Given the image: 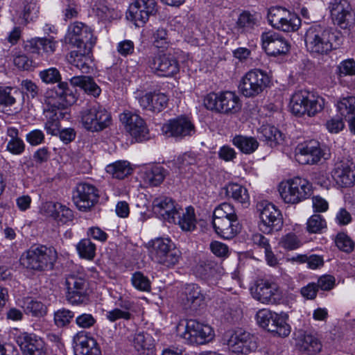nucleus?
I'll use <instances>...</instances> for the list:
<instances>
[{
	"label": "nucleus",
	"mask_w": 355,
	"mask_h": 355,
	"mask_svg": "<svg viewBox=\"0 0 355 355\" xmlns=\"http://www.w3.org/2000/svg\"><path fill=\"white\" fill-rule=\"evenodd\" d=\"M268 19L273 28L284 32H295L301 25V19L295 13L280 6L269 9Z\"/></svg>",
	"instance_id": "9d476101"
},
{
	"label": "nucleus",
	"mask_w": 355,
	"mask_h": 355,
	"mask_svg": "<svg viewBox=\"0 0 355 355\" xmlns=\"http://www.w3.org/2000/svg\"><path fill=\"white\" fill-rule=\"evenodd\" d=\"M56 217L54 220L60 222L62 224L67 223L69 221L72 220L73 218V214L72 210L67 207L65 205H62L61 208H58Z\"/></svg>",
	"instance_id": "338daca9"
},
{
	"label": "nucleus",
	"mask_w": 355,
	"mask_h": 355,
	"mask_svg": "<svg viewBox=\"0 0 355 355\" xmlns=\"http://www.w3.org/2000/svg\"><path fill=\"white\" fill-rule=\"evenodd\" d=\"M327 227V223L322 216L314 214L307 221V230L309 233H320Z\"/></svg>",
	"instance_id": "864d4df0"
},
{
	"label": "nucleus",
	"mask_w": 355,
	"mask_h": 355,
	"mask_svg": "<svg viewBox=\"0 0 355 355\" xmlns=\"http://www.w3.org/2000/svg\"><path fill=\"white\" fill-rule=\"evenodd\" d=\"M92 50L87 47L72 51L67 56L69 64L80 70L83 73H89L92 60Z\"/></svg>",
	"instance_id": "7c9ffc66"
},
{
	"label": "nucleus",
	"mask_w": 355,
	"mask_h": 355,
	"mask_svg": "<svg viewBox=\"0 0 355 355\" xmlns=\"http://www.w3.org/2000/svg\"><path fill=\"white\" fill-rule=\"evenodd\" d=\"M107 173L112 175L113 178L117 179H123L132 172V168L130 163L125 160L116 161L106 166Z\"/></svg>",
	"instance_id": "58836bf2"
},
{
	"label": "nucleus",
	"mask_w": 355,
	"mask_h": 355,
	"mask_svg": "<svg viewBox=\"0 0 355 355\" xmlns=\"http://www.w3.org/2000/svg\"><path fill=\"white\" fill-rule=\"evenodd\" d=\"M65 42L78 49L87 47L92 49L96 42L92 29L85 24L76 21L69 26L64 37Z\"/></svg>",
	"instance_id": "ddd939ff"
},
{
	"label": "nucleus",
	"mask_w": 355,
	"mask_h": 355,
	"mask_svg": "<svg viewBox=\"0 0 355 355\" xmlns=\"http://www.w3.org/2000/svg\"><path fill=\"white\" fill-rule=\"evenodd\" d=\"M279 243L284 248L291 250L297 248L300 245L299 239L293 233H288L282 236Z\"/></svg>",
	"instance_id": "680f3d73"
},
{
	"label": "nucleus",
	"mask_w": 355,
	"mask_h": 355,
	"mask_svg": "<svg viewBox=\"0 0 355 355\" xmlns=\"http://www.w3.org/2000/svg\"><path fill=\"white\" fill-rule=\"evenodd\" d=\"M328 9L334 23L340 28L346 29L354 24L355 16L348 0H330Z\"/></svg>",
	"instance_id": "aec40b11"
},
{
	"label": "nucleus",
	"mask_w": 355,
	"mask_h": 355,
	"mask_svg": "<svg viewBox=\"0 0 355 355\" xmlns=\"http://www.w3.org/2000/svg\"><path fill=\"white\" fill-rule=\"evenodd\" d=\"M83 126L91 132H100L112 123L111 114L103 106L92 105L80 112Z\"/></svg>",
	"instance_id": "6e6552de"
},
{
	"label": "nucleus",
	"mask_w": 355,
	"mask_h": 355,
	"mask_svg": "<svg viewBox=\"0 0 355 355\" xmlns=\"http://www.w3.org/2000/svg\"><path fill=\"white\" fill-rule=\"evenodd\" d=\"M39 77L46 84L58 83L57 91L53 92L55 98H59L68 105H72L76 101V97L68 87L67 83L61 82V74L55 67L42 70L39 73Z\"/></svg>",
	"instance_id": "f3484780"
},
{
	"label": "nucleus",
	"mask_w": 355,
	"mask_h": 355,
	"mask_svg": "<svg viewBox=\"0 0 355 355\" xmlns=\"http://www.w3.org/2000/svg\"><path fill=\"white\" fill-rule=\"evenodd\" d=\"M259 134L261 138L266 141L270 146H276L282 140L281 132L275 126L263 125L260 128Z\"/></svg>",
	"instance_id": "79ce46f5"
},
{
	"label": "nucleus",
	"mask_w": 355,
	"mask_h": 355,
	"mask_svg": "<svg viewBox=\"0 0 355 355\" xmlns=\"http://www.w3.org/2000/svg\"><path fill=\"white\" fill-rule=\"evenodd\" d=\"M212 225L216 233L225 239L234 238L241 229L239 219L213 218Z\"/></svg>",
	"instance_id": "c85d7f7f"
},
{
	"label": "nucleus",
	"mask_w": 355,
	"mask_h": 355,
	"mask_svg": "<svg viewBox=\"0 0 355 355\" xmlns=\"http://www.w3.org/2000/svg\"><path fill=\"white\" fill-rule=\"evenodd\" d=\"M258 323L267 331L280 337H287L291 333V327L283 315L268 309H262L257 314Z\"/></svg>",
	"instance_id": "2eb2a0df"
},
{
	"label": "nucleus",
	"mask_w": 355,
	"mask_h": 355,
	"mask_svg": "<svg viewBox=\"0 0 355 355\" xmlns=\"http://www.w3.org/2000/svg\"><path fill=\"white\" fill-rule=\"evenodd\" d=\"M205 300L200 286L195 284H187L182 293V301L185 309L197 310Z\"/></svg>",
	"instance_id": "c756f323"
},
{
	"label": "nucleus",
	"mask_w": 355,
	"mask_h": 355,
	"mask_svg": "<svg viewBox=\"0 0 355 355\" xmlns=\"http://www.w3.org/2000/svg\"><path fill=\"white\" fill-rule=\"evenodd\" d=\"M337 110L346 121L355 116V97L343 98L337 103Z\"/></svg>",
	"instance_id": "c03bdc74"
},
{
	"label": "nucleus",
	"mask_w": 355,
	"mask_h": 355,
	"mask_svg": "<svg viewBox=\"0 0 355 355\" xmlns=\"http://www.w3.org/2000/svg\"><path fill=\"white\" fill-rule=\"evenodd\" d=\"M170 223L179 225L183 231H193L196 225L193 208L188 207L184 211L180 207L174 216V222Z\"/></svg>",
	"instance_id": "473e14b6"
},
{
	"label": "nucleus",
	"mask_w": 355,
	"mask_h": 355,
	"mask_svg": "<svg viewBox=\"0 0 355 355\" xmlns=\"http://www.w3.org/2000/svg\"><path fill=\"white\" fill-rule=\"evenodd\" d=\"M306 51L314 56L325 55L340 44V37L319 24L309 27L304 36Z\"/></svg>",
	"instance_id": "f257e3e1"
},
{
	"label": "nucleus",
	"mask_w": 355,
	"mask_h": 355,
	"mask_svg": "<svg viewBox=\"0 0 355 355\" xmlns=\"http://www.w3.org/2000/svg\"><path fill=\"white\" fill-rule=\"evenodd\" d=\"M257 210L261 219L259 228L262 232L270 234L282 229L283 217L275 205L266 200L261 201L257 205Z\"/></svg>",
	"instance_id": "1a4fd4ad"
},
{
	"label": "nucleus",
	"mask_w": 355,
	"mask_h": 355,
	"mask_svg": "<svg viewBox=\"0 0 355 355\" xmlns=\"http://www.w3.org/2000/svg\"><path fill=\"white\" fill-rule=\"evenodd\" d=\"M270 79L266 72L261 69H252L241 79L238 88L241 94L253 98L261 94L270 85Z\"/></svg>",
	"instance_id": "423d86ee"
},
{
	"label": "nucleus",
	"mask_w": 355,
	"mask_h": 355,
	"mask_svg": "<svg viewBox=\"0 0 355 355\" xmlns=\"http://www.w3.org/2000/svg\"><path fill=\"white\" fill-rule=\"evenodd\" d=\"M177 331L178 334L190 344H205L211 340L214 336L210 326L195 320H189L186 321L185 324H179Z\"/></svg>",
	"instance_id": "0eeeda50"
},
{
	"label": "nucleus",
	"mask_w": 355,
	"mask_h": 355,
	"mask_svg": "<svg viewBox=\"0 0 355 355\" xmlns=\"http://www.w3.org/2000/svg\"><path fill=\"white\" fill-rule=\"evenodd\" d=\"M132 318V313L128 311H122L119 308H115L110 310L106 313V318L111 322H114L118 320L123 319L129 320Z\"/></svg>",
	"instance_id": "052dcab7"
},
{
	"label": "nucleus",
	"mask_w": 355,
	"mask_h": 355,
	"mask_svg": "<svg viewBox=\"0 0 355 355\" xmlns=\"http://www.w3.org/2000/svg\"><path fill=\"white\" fill-rule=\"evenodd\" d=\"M62 207V204L51 201L45 202L42 205L40 211L42 214L51 217L53 219L56 217L58 208Z\"/></svg>",
	"instance_id": "0e129e2a"
},
{
	"label": "nucleus",
	"mask_w": 355,
	"mask_h": 355,
	"mask_svg": "<svg viewBox=\"0 0 355 355\" xmlns=\"http://www.w3.org/2000/svg\"><path fill=\"white\" fill-rule=\"evenodd\" d=\"M79 256L85 259L92 261L96 256V245L89 239H83L76 245Z\"/></svg>",
	"instance_id": "a18cd8bd"
},
{
	"label": "nucleus",
	"mask_w": 355,
	"mask_h": 355,
	"mask_svg": "<svg viewBox=\"0 0 355 355\" xmlns=\"http://www.w3.org/2000/svg\"><path fill=\"white\" fill-rule=\"evenodd\" d=\"M70 83L74 86L80 87L86 93L94 97L98 96L101 92V88L90 76H74L70 79Z\"/></svg>",
	"instance_id": "e433bc0d"
},
{
	"label": "nucleus",
	"mask_w": 355,
	"mask_h": 355,
	"mask_svg": "<svg viewBox=\"0 0 355 355\" xmlns=\"http://www.w3.org/2000/svg\"><path fill=\"white\" fill-rule=\"evenodd\" d=\"M204 105L207 110L224 114H233L241 108L239 97L232 92H211L204 98Z\"/></svg>",
	"instance_id": "7ed1b4c3"
},
{
	"label": "nucleus",
	"mask_w": 355,
	"mask_h": 355,
	"mask_svg": "<svg viewBox=\"0 0 355 355\" xmlns=\"http://www.w3.org/2000/svg\"><path fill=\"white\" fill-rule=\"evenodd\" d=\"M17 343L24 355H46L44 342L34 334L21 333L17 337Z\"/></svg>",
	"instance_id": "393cba45"
},
{
	"label": "nucleus",
	"mask_w": 355,
	"mask_h": 355,
	"mask_svg": "<svg viewBox=\"0 0 355 355\" xmlns=\"http://www.w3.org/2000/svg\"><path fill=\"white\" fill-rule=\"evenodd\" d=\"M98 190L92 184H78L73 193V200L77 208L83 211L91 209L98 201Z\"/></svg>",
	"instance_id": "412c9836"
},
{
	"label": "nucleus",
	"mask_w": 355,
	"mask_h": 355,
	"mask_svg": "<svg viewBox=\"0 0 355 355\" xmlns=\"http://www.w3.org/2000/svg\"><path fill=\"white\" fill-rule=\"evenodd\" d=\"M158 8L155 0H135L128 7L126 17L136 26H143L150 16H155Z\"/></svg>",
	"instance_id": "4468645a"
},
{
	"label": "nucleus",
	"mask_w": 355,
	"mask_h": 355,
	"mask_svg": "<svg viewBox=\"0 0 355 355\" xmlns=\"http://www.w3.org/2000/svg\"><path fill=\"white\" fill-rule=\"evenodd\" d=\"M335 243L340 250L347 253L352 252L355 246L354 241L345 233L338 234L336 237Z\"/></svg>",
	"instance_id": "4d7b16f0"
},
{
	"label": "nucleus",
	"mask_w": 355,
	"mask_h": 355,
	"mask_svg": "<svg viewBox=\"0 0 355 355\" xmlns=\"http://www.w3.org/2000/svg\"><path fill=\"white\" fill-rule=\"evenodd\" d=\"M218 265L211 260H202L196 266V272L202 277L213 276L217 271Z\"/></svg>",
	"instance_id": "3c124183"
},
{
	"label": "nucleus",
	"mask_w": 355,
	"mask_h": 355,
	"mask_svg": "<svg viewBox=\"0 0 355 355\" xmlns=\"http://www.w3.org/2000/svg\"><path fill=\"white\" fill-rule=\"evenodd\" d=\"M306 96H309V98L311 100V103L307 102L306 103V107H304L306 109L305 114L309 116H313L323 110L324 99L317 94L309 90Z\"/></svg>",
	"instance_id": "37998d69"
},
{
	"label": "nucleus",
	"mask_w": 355,
	"mask_h": 355,
	"mask_svg": "<svg viewBox=\"0 0 355 355\" xmlns=\"http://www.w3.org/2000/svg\"><path fill=\"white\" fill-rule=\"evenodd\" d=\"M17 94V90L11 87H0V109L13 105Z\"/></svg>",
	"instance_id": "09e8293b"
},
{
	"label": "nucleus",
	"mask_w": 355,
	"mask_h": 355,
	"mask_svg": "<svg viewBox=\"0 0 355 355\" xmlns=\"http://www.w3.org/2000/svg\"><path fill=\"white\" fill-rule=\"evenodd\" d=\"M162 131L166 137L182 139L193 136L196 132V128L188 118L180 116L168 120L162 125Z\"/></svg>",
	"instance_id": "4be33fe9"
},
{
	"label": "nucleus",
	"mask_w": 355,
	"mask_h": 355,
	"mask_svg": "<svg viewBox=\"0 0 355 355\" xmlns=\"http://www.w3.org/2000/svg\"><path fill=\"white\" fill-rule=\"evenodd\" d=\"M73 317V312L69 309H62L54 314L55 323L58 327H64L69 324Z\"/></svg>",
	"instance_id": "13d9d810"
},
{
	"label": "nucleus",
	"mask_w": 355,
	"mask_h": 355,
	"mask_svg": "<svg viewBox=\"0 0 355 355\" xmlns=\"http://www.w3.org/2000/svg\"><path fill=\"white\" fill-rule=\"evenodd\" d=\"M152 206L153 213L169 223L174 222V216L180 207L172 198L166 196L155 198Z\"/></svg>",
	"instance_id": "bb28decb"
},
{
	"label": "nucleus",
	"mask_w": 355,
	"mask_h": 355,
	"mask_svg": "<svg viewBox=\"0 0 355 355\" xmlns=\"http://www.w3.org/2000/svg\"><path fill=\"white\" fill-rule=\"evenodd\" d=\"M295 155L296 160L301 164H314L322 157V152L319 143L311 140L298 146Z\"/></svg>",
	"instance_id": "a878e982"
},
{
	"label": "nucleus",
	"mask_w": 355,
	"mask_h": 355,
	"mask_svg": "<svg viewBox=\"0 0 355 355\" xmlns=\"http://www.w3.org/2000/svg\"><path fill=\"white\" fill-rule=\"evenodd\" d=\"M58 253L52 246L33 245L21 256V265L34 271L51 270L57 260Z\"/></svg>",
	"instance_id": "f03ea898"
},
{
	"label": "nucleus",
	"mask_w": 355,
	"mask_h": 355,
	"mask_svg": "<svg viewBox=\"0 0 355 355\" xmlns=\"http://www.w3.org/2000/svg\"><path fill=\"white\" fill-rule=\"evenodd\" d=\"M181 252L170 239L157 238L152 241L151 259L167 268L176 265L180 259Z\"/></svg>",
	"instance_id": "39448f33"
},
{
	"label": "nucleus",
	"mask_w": 355,
	"mask_h": 355,
	"mask_svg": "<svg viewBox=\"0 0 355 355\" xmlns=\"http://www.w3.org/2000/svg\"><path fill=\"white\" fill-rule=\"evenodd\" d=\"M308 90L300 89L296 91L291 97L290 106L291 110L293 114L296 116H302L305 115L304 107H306V103L308 102L311 103V100L307 96Z\"/></svg>",
	"instance_id": "72a5a7b5"
},
{
	"label": "nucleus",
	"mask_w": 355,
	"mask_h": 355,
	"mask_svg": "<svg viewBox=\"0 0 355 355\" xmlns=\"http://www.w3.org/2000/svg\"><path fill=\"white\" fill-rule=\"evenodd\" d=\"M66 299L73 305L84 303L87 300V282L80 275L70 273L65 277Z\"/></svg>",
	"instance_id": "a211bd4d"
},
{
	"label": "nucleus",
	"mask_w": 355,
	"mask_h": 355,
	"mask_svg": "<svg viewBox=\"0 0 355 355\" xmlns=\"http://www.w3.org/2000/svg\"><path fill=\"white\" fill-rule=\"evenodd\" d=\"M76 350L80 355H101V352L94 338L85 331L78 333L74 337Z\"/></svg>",
	"instance_id": "2f4dec72"
},
{
	"label": "nucleus",
	"mask_w": 355,
	"mask_h": 355,
	"mask_svg": "<svg viewBox=\"0 0 355 355\" xmlns=\"http://www.w3.org/2000/svg\"><path fill=\"white\" fill-rule=\"evenodd\" d=\"M96 323V318L90 313H82L76 318V324L82 329H89Z\"/></svg>",
	"instance_id": "e2e57ef3"
},
{
	"label": "nucleus",
	"mask_w": 355,
	"mask_h": 355,
	"mask_svg": "<svg viewBox=\"0 0 355 355\" xmlns=\"http://www.w3.org/2000/svg\"><path fill=\"white\" fill-rule=\"evenodd\" d=\"M225 189L227 196L243 205L249 204L250 196L247 189L244 187L236 183H229Z\"/></svg>",
	"instance_id": "4c0bfd02"
},
{
	"label": "nucleus",
	"mask_w": 355,
	"mask_h": 355,
	"mask_svg": "<svg viewBox=\"0 0 355 355\" xmlns=\"http://www.w3.org/2000/svg\"><path fill=\"white\" fill-rule=\"evenodd\" d=\"M325 125L328 131L331 133H338L345 127L343 119L339 116L330 119L326 122Z\"/></svg>",
	"instance_id": "774afa93"
},
{
	"label": "nucleus",
	"mask_w": 355,
	"mask_h": 355,
	"mask_svg": "<svg viewBox=\"0 0 355 355\" xmlns=\"http://www.w3.org/2000/svg\"><path fill=\"white\" fill-rule=\"evenodd\" d=\"M146 65L153 73L159 76L171 77L180 71L178 61L171 53H157L148 56Z\"/></svg>",
	"instance_id": "f8f14e48"
},
{
	"label": "nucleus",
	"mask_w": 355,
	"mask_h": 355,
	"mask_svg": "<svg viewBox=\"0 0 355 355\" xmlns=\"http://www.w3.org/2000/svg\"><path fill=\"white\" fill-rule=\"evenodd\" d=\"M23 307L27 314L35 317H41L46 314V307L41 302L27 298L24 302Z\"/></svg>",
	"instance_id": "de8ad7c7"
},
{
	"label": "nucleus",
	"mask_w": 355,
	"mask_h": 355,
	"mask_svg": "<svg viewBox=\"0 0 355 355\" xmlns=\"http://www.w3.org/2000/svg\"><path fill=\"white\" fill-rule=\"evenodd\" d=\"M252 339L251 334L242 329L228 331L223 338L230 350L236 354H248L254 349L256 346Z\"/></svg>",
	"instance_id": "6ab92c4d"
},
{
	"label": "nucleus",
	"mask_w": 355,
	"mask_h": 355,
	"mask_svg": "<svg viewBox=\"0 0 355 355\" xmlns=\"http://www.w3.org/2000/svg\"><path fill=\"white\" fill-rule=\"evenodd\" d=\"M151 42L155 48L163 50L168 49L171 45V41L168 37L167 30L162 27L158 28L153 32Z\"/></svg>",
	"instance_id": "49530a36"
},
{
	"label": "nucleus",
	"mask_w": 355,
	"mask_h": 355,
	"mask_svg": "<svg viewBox=\"0 0 355 355\" xmlns=\"http://www.w3.org/2000/svg\"><path fill=\"white\" fill-rule=\"evenodd\" d=\"M168 96L164 93H152V111L159 112L167 107Z\"/></svg>",
	"instance_id": "bf43d9fd"
},
{
	"label": "nucleus",
	"mask_w": 355,
	"mask_h": 355,
	"mask_svg": "<svg viewBox=\"0 0 355 355\" xmlns=\"http://www.w3.org/2000/svg\"><path fill=\"white\" fill-rule=\"evenodd\" d=\"M44 103L46 108L44 110L46 122L45 130L48 134L57 135L60 126V119L63 117V113L60 110V106L69 105L59 98H55L53 91H47L44 95Z\"/></svg>",
	"instance_id": "9b49d317"
},
{
	"label": "nucleus",
	"mask_w": 355,
	"mask_h": 355,
	"mask_svg": "<svg viewBox=\"0 0 355 355\" xmlns=\"http://www.w3.org/2000/svg\"><path fill=\"white\" fill-rule=\"evenodd\" d=\"M262 46L266 53L271 56L285 55L290 50L288 40L280 34L269 31L261 35Z\"/></svg>",
	"instance_id": "5701e85b"
},
{
	"label": "nucleus",
	"mask_w": 355,
	"mask_h": 355,
	"mask_svg": "<svg viewBox=\"0 0 355 355\" xmlns=\"http://www.w3.org/2000/svg\"><path fill=\"white\" fill-rule=\"evenodd\" d=\"M133 345L137 351L146 355H152L154 350V339L148 334L139 332L135 334L133 338Z\"/></svg>",
	"instance_id": "c9c22d12"
},
{
	"label": "nucleus",
	"mask_w": 355,
	"mask_h": 355,
	"mask_svg": "<svg viewBox=\"0 0 355 355\" xmlns=\"http://www.w3.org/2000/svg\"><path fill=\"white\" fill-rule=\"evenodd\" d=\"M298 345L303 351L310 354L318 353L322 349V345L318 337L305 331L300 333Z\"/></svg>",
	"instance_id": "f704fd0d"
},
{
	"label": "nucleus",
	"mask_w": 355,
	"mask_h": 355,
	"mask_svg": "<svg viewBox=\"0 0 355 355\" xmlns=\"http://www.w3.org/2000/svg\"><path fill=\"white\" fill-rule=\"evenodd\" d=\"M166 175V171L162 166H155L145 171L144 180L149 185L156 187L164 181Z\"/></svg>",
	"instance_id": "ea45409f"
},
{
	"label": "nucleus",
	"mask_w": 355,
	"mask_h": 355,
	"mask_svg": "<svg viewBox=\"0 0 355 355\" xmlns=\"http://www.w3.org/2000/svg\"><path fill=\"white\" fill-rule=\"evenodd\" d=\"M131 282L133 286L141 291H149L150 290V282L141 272H136L132 274Z\"/></svg>",
	"instance_id": "6e6d98bb"
},
{
	"label": "nucleus",
	"mask_w": 355,
	"mask_h": 355,
	"mask_svg": "<svg viewBox=\"0 0 355 355\" xmlns=\"http://www.w3.org/2000/svg\"><path fill=\"white\" fill-rule=\"evenodd\" d=\"M311 185L309 182L300 177H295L279 186V192L285 203L297 204L311 195Z\"/></svg>",
	"instance_id": "20e7f679"
},
{
	"label": "nucleus",
	"mask_w": 355,
	"mask_h": 355,
	"mask_svg": "<svg viewBox=\"0 0 355 355\" xmlns=\"http://www.w3.org/2000/svg\"><path fill=\"white\" fill-rule=\"evenodd\" d=\"M331 176L338 185L350 187L355 182V166L345 161L338 162L331 171Z\"/></svg>",
	"instance_id": "cd10ccee"
},
{
	"label": "nucleus",
	"mask_w": 355,
	"mask_h": 355,
	"mask_svg": "<svg viewBox=\"0 0 355 355\" xmlns=\"http://www.w3.org/2000/svg\"><path fill=\"white\" fill-rule=\"evenodd\" d=\"M252 296L263 304H275L280 302L282 294L277 284L268 279H260L250 288Z\"/></svg>",
	"instance_id": "dca6fc26"
},
{
	"label": "nucleus",
	"mask_w": 355,
	"mask_h": 355,
	"mask_svg": "<svg viewBox=\"0 0 355 355\" xmlns=\"http://www.w3.org/2000/svg\"><path fill=\"white\" fill-rule=\"evenodd\" d=\"M338 73L342 76L355 75V61L353 59H347L340 63L338 66Z\"/></svg>",
	"instance_id": "69168bd1"
},
{
	"label": "nucleus",
	"mask_w": 355,
	"mask_h": 355,
	"mask_svg": "<svg viewBox=\"0 0 355 355\" xmlns=\"http://www.w3.org/2000/svg\"><path fill=\"white\" fill-rule=\"evenodd\" d=\"M121 122L125 129L137 140L148 139V130L144 121L137 114L125 111L119 115Z\"/></svg>",
	"instance_id": "b1692460"
},
{
	"label": "nucleus",
	"mask_w": 355,
	"mask_h": 355,
	"mask_svg": "<svg viewBox=\"0 0 355 355\" xmlns=\"http://www.w3.org/2000/svg\"><path fill=\"white\" fill-rule=\"evenodd\" d=\"M256 24V19L249 12L244 11L239 16L236 21V28L241 32L248 31L254 28Z\"/></svg>",
	"instance_id": "603ef678"
},
{
	"label": "nucleus",
	"mask_w": 355,
	"mask_h": 355,
	"mask_svg": "<svg viewBox=\"0 0 355 355\" xmlns=\"http://www.w3.org/2000/svg\"><path fill=\"white\" fill-rule=\"evenodd\" d=\"M39 13V7L35 0H24L22 11L23 18L26 21L36 19Z\"/></svg>",
	"instance_id": "5fc2aeb1"
},
{
	"label": "nucleus",
	"mask_w": 355,
	"mask_h": 355,
	"mask_svg": "<svg viewBox=\"0 0 355 355\" xmlns=\"http://www.w3.org/2000/svg\"><path fill=\"white\" fill-rule=\"evenodd\" d=\"M232 143L245 154L252 153L259 146V143L256 139L242 135L235 136L232 139Z\"/></svg>",
	"instance_id": "a19ab883"
},
{
	"label": "nucleus",
	"mask_w": 355,
	"mask_h": 355,
	"mask_svg": "<svg viewBox=\"0 0 355 355\" xmlns=\"http://www.w3.org/2000/svg\"><path fill=\"white\" fill-rule=\"evenodd\" d=\"M213 218L238 219V216L233 205L223 202L215 208Z\"/></svg>",
	"instance_id": "8fccbe9b"
}]
</instances>
